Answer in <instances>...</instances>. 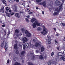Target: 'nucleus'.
I'll return each mask as SVG.
<instances>
[{
	"instance_id": "obj_20",
	"label": "nucleus",
	"mask_w": 65,
	"mask_h": 65,
	"mask_svg": "<svg viewBox=\"0 0 65 65\" xmlns=\"http://www.w3.org/2000/svg\"><path fill=\"white\" fill-rule=\"evenodd\" d=\"M14 65H21V63L18 62H15V63L14 64Z\"/></svg>"
},
{
	"instance_id": "obj_64",
	"label": "nucleus",
	"mask_w": 65,
	"mask_h": 65,
	"mask_svg": "<svg viewBox=\"0 0 65 65\" xmlns=\"http://www.w3.org/2000/svg\"><path fill=\"white\" fill-rule=\"evenodd\" d=\"M22 63H24V61L23 60H22Z\"/></svg>"
},
{
	"instance_id": "obj_56",
	"label": "nucleus",
	"mask_w": 65,
	"mask_h": 65,
	"mask_svg": "<svg viewBox=\"0 0 65 65\" xmlns=\"http://www.w3.org/2000/svg\"><path fill=\"white\" fill-rule=\"evenodd\" d=\"M19 46H20L21 47L22 46V45H21V44L20 43L19 44Z\"/></svg>"
},
{
	"instance_id": "obj_10",
	"label": "nucleus",
	"mask_w": 65,
	"mask_h": 65,
	"mask_svg": "<svg viewBox=\"0 0 65 65\" xmlns=\"http://www.w3.org/2000/svg\"><path fill=\"white\" fill-rule=\"evenodd\" d=\"M36 20V19L35 18H32L30 20V22L32 23H34L35 21Z\"/></svg>"
},
{
	"instance_id": "obj_28",
	"label": "nucleus",
	"mask_w": 65,
	"mask_h": 65,
	"mask_svg": "<svg viewBox=\"0 0 65 65\" xmlns=\"http://www.w3.org/2000/svg\"><path fill=\"white\" fill-rule=\"evenodd\" d=\"M59 58L58 56H57L56 57V58H55V60L56 61H57L59 60Z\"/></svg>"
},
{
	"instance_id": "obj_38",
	"label": "nucleus",
	"mask_w": 65,
	"mask_h": 65,
	"mask_svg": "<svg viewBox=\"0 0 65 65\" xmlns=\"http://www.w3.org/2000/svg\"><path fill=\"white\" fill-rule=\"evenodd\" d=\"M54 55V52H52V53L51 54V56L52 57H53V56Z\"/></svg>"
},
{
	"instance_id": "obj_48",
	"label": "nucleus",
	"mask_w": 65,
	"mask_h": 65,
	"mask_svg": "<svg viewBox=\"0 0 65 65\" xmlns=\"http://www.w3.org/2000/svg\"><path fill=\"white\" fill-rule=\"evenodd\" d=\"M29 14H32V12L31 11L30 12L28 13Z\"/></svg>"
},
{
	"instance_id": "obj_19",
	"label": "nucleus",
	"mask_w": 65,
	"mask_h": 65,
	"mask_svg": "<svg viewBox=\"0 0 65 65\" xmlns=\"http://www.w3.org/2000/svg\"><path fill=\"white\" fill-rule=\"evenodd\" d=\"M1 2H2L4 4H6L7 3L6 2L5 0H1Z\"/></svg>"
},
{
	"instance_id": "obj_21",
	"label": "nucleus",
	"mask_w": 65,
	"mask_h": 65,
	"mask_svg": "<svg viewBox=\"0 0 65 65\" xmlns=\"http://www.w3.org/2000/svg\"><path fill=\"white\" fill-rule=\"evenodd\" d=\"M58 14V12H55L53 13V15L54 16L57 15Z\"/></svg>"
},
{
	"instance_id": "obj_47",
	"label": "nucleus",
	"mask_w": 65,
	"mask_h": 65,
	"mask_svg": "<svg viewBox=\"0 0 65 65\" xmlns=\"http://www.w3.org/2000/svg\"><path fill=\"white\" fill-rule=\"evenodd\" d=\"M14 12H18V10H17V9H15V10H14Z\"/></svg>"
},
{
	"instance_id": "obj_12",
	"label": "nucleus",
	"mask_w": 65,
	"mask_h": 65,
	"mask_svg": "<svg viewBox=\"0 0 65 65\" xmlns=\"http://www.w3.org/2000/svg\"><path fill=\"white\" fill-rule=\"evenodd\" d=\"M14 49H15L16 50H17L18 49V45H17V44H15L14 45Z\"/></svg>"
},
{
	"instance_id": "obj_53",
	"label": "nucleus",
	"mask_w": 65,
	"mask_h": 65,
	"mask_svg": "<svg viewBox=\"0 0 65 65\" xmlns=\"http://www.w3.org/2000/svg\"><path fill=\"white\" fill-rule=\"evenodd\" d=\"M25 3H22V5L24 6V7H25Z\"/></svg>"
},
{
	"instance_id": "obj_34",
	"label": "nucleus",
	"mask_w": 65,
	"mask_h": 65,
	"mask_svg": "<svg viewBox=\"0 0 65 65\" xmlns=\"http://www.w3.org/2000/svg\"><path fill=\"white\" fill-rule=\"evenodd\" d=\"M21 30L22 32H25V29L23 28H22L21 29Z\"/></svg>"
},
{
	"instance_id": "obj_24",
	"label": "nucleus",
	"mask_w": 65,
	"mask_h": 65,
	"mask_svg": "<svg viewBox=\"0 0 65 65\" xmlns=\"http://www.w3.org/2000/svg\"><path fill=\"white\" fill-rule=\"evenodd\" d=\"M15 32L16 34H18L19 33V30H18L17 29L15 31Z\"/></svg>"
},
{
	"instance_id": "obj_15",
	"label": "nucleus",
	"mask_w": 65,
	"mask_h": 65,
	"mask_svg": "<svg viewBox=\"0 0 65 65\" xmlns=\"http://www.w3.org/2000/svg\"><path fill=\"white\" fill-rule=\"evenodd\" d=\"M5 43V41H3V43H1V46L2 48H3V46L4 45V43Z\"/></svg>"
},
{
	"instance_id": "obj_39",
	"label": "nucleus",
	"mask_w": 65,
	"mask_h": 65,
	"mask_svg": "<svg viewBox=\"0 0 65 65\" xmlns=\"http://www.w3.org/2000/svg\"><path fill=\"white\" fill-rule=\"evenodd\" d=\"M10 14L8 13H7L6 15H7V17H10Z\"/></svg>"
},
{
	"instance_id": "obj_27",
	"label": "nucleus",
	"mask_w": 65,
	"mask_h": 65,
	"mask_svg": "<svg viewBox=\"0 0 65 65\" xmlns=\"http://www.w3.org/2000/svg\"><path fill=\"white\" fill-rule=\"evenodd\" d=\"M28 65H34L31 62H28Z\"/></svg>"
},
{
	"instance_id": "obj_46",
	"label": "nucleus",
	"mask_w": 65,
	"mask_h": 65,
	"mask_svg": "<svg viewBox=\"0 0 65 65\" xmlns=\"http://www.w3.org/2000/svg\"><path fill=\"white\" fill-rule=\"evenodd\" d=\"M26 11H27L28 12H29L30 10H29V9H27Z\"/></svg>"
},
{
	"instance_id": "obj_55",
	"label": "nucleus",
	"mask_w": 65,
	"mask_h": 65,
	"mask_svg": "<svg viewBox=\"0 0 65 65\" xmlns=\"http://www.w3.org/2000/svg\"><path fill=\"white\" fill-rule=\"evenodd\" d=\"M5 26V25H2V26L3 27H4Z\"/></svg>"
},
{
	"instance_id": "obj_31",
	"label": "nucleus",
	"mask_w": 65,
	"mask_h": 65,
	"mask_svg": "<svg viewBox=\"0 0 65 65\" xmlns=\"http://www.w3.org/2000/svg\"><path fill=\"white\" fill-rule=\"evenodd\" d=\"M47 63H48V64L49 65H51V61L49 60L48 61V62H47Z\"/></svg>"
},
{
	"instance_id": "obj_51",
	"label": "nucleus",
	"mask_w": 65,
	"mask_h": 65,
	"mask_svg": "<svg viewBox=\"0 0 65 65\" xmlns=\"http://www.w3.org/2000/svg\"><path fill=\"white\" fill-rule=\"evenodd\" d=\"M4 32H5V35H6V31L4 30Z\"/></svg>"
},
{
	"instance_id": "obj_7",
	"label": "nucleus",
	"mask_w": 65,
	"mask_h": 65,
	"mask_svg": "<svg viewBox=\"0 0 65 65\" xmlns=\"http://www.w3.org/2000/svg\"><path fill=\"white\" fill-rule=\"evenodd\" d=\"M55 4L57 5L58 6L60 4V1L58 0H56L55 1Z\"/></svg>"
},
{
	"instance_id": "obj_22",
	"label": "nucleus",
	"mask_w": 65,
	"mask_h": 65,
	"mask_svg": "<svg viewBox=\"0 0 65 65\" xmlns=\"http://www.w3.org/2000/svg\"><path fill=\"white\" fill-rule=\"evenodd\" d=\"M44 50V48L42 46L41 47V52H43Z\"/></svg>"
},
{
	"instance_id": "obj_5",
	"label": "nucleus",
	"mask_w": 65,
	"mask_h": 65,
	"mask_svg": "<svg viewBox=\"0 0 65 65\" xmlns=\"http://www.w3.org/2000/svg\"><path fill=\"white\" fill-rule=\"evenodd\" d=\"M57 55H58V56H62V57L64 56V55H63V54L62 53V52H60L58 53L57 54Z\"/></svg>"
},
{
	"instance_id": "obj_36",
	"label": "nucleus",
	"mask_w": 65,
	"mask_h": 65,
	"mask_svg": "<svg viewBox=\"0 0 65 65\" xmlns=\"http://www.w3.org/2000/svg\"><path fill=\"white\" fill-rule=\"evenodd\" d=\"M19 52L18 51V50H17L16 51V54H17V55H18V54H19Z\"/></svg>"
},
{
	"instance_id": "obj_32",
	"label": "nucleus",
	"mask_w": 65,
	"mask_h": 65,
	"mask_svg": "<svg viewBox=\"0 0 65 65\" xmlns=\"http://www.w3.org/2000/svg\"><path fill=\"white\" fill-rule=\"evenodd\" d=\"M42 1V0H36V2L39 3L40 2Z\"/></svg>"
},
{
	"instance_id": "obj_63",
	"label": "nucleus",
	"mask_w": 65,
	"mask_h": 65,
	"mask_svg": "<svg viewBox=\"0 0 65 65\" xmlns=\"http://www.w3.org/2000/svg\"><path fill=\"white\" fill-rule=\"evenodd\" d=\"M63 40H65V37H64V39H63Z\"/></svg>"
},
{
	"instance_id": "obj_14",
	"label": "nucleus",
	"mask_w": 65,
	"mask_h": 65,
	"mask_svg": "<svg viewBox=\"0 0 65 65\" xmlns=\"http://www.w3.org/2000/svg\"><path fill=\"white\" fill-rule=\"evenodd\" d=\"M42 5H43V6L44 7H46V3H45V2L44 1L42 3Z\"/></svg>"
},
{
	"instance_id": "obj_45",
	"label": "nucleus",
	"mask_w": 65,
	"mask_h": 65,
	"mask_svg": "<svg viewBox=\"0 0 65 65\" xmlns=\"http://www.w3.org/2000/svg\"><path fill=\"white\" fill-rule=\"evenodd\" d=\"M30 17V16L29 15H28L26 16V17L27 18H29Z\"/></svg>"
},
{
	"instance_id": "obj_25",
	"label": "nucleus",
	"mask_w": 65,
	"mask_h": 65,
	"mask_svg": "<svg viewBox=\"0 0 65 65\" xmlns=\"http://www.w3.org/2000/svg\"><path fill=\"white\" fill-rule=\"evenodd\" d=\"M61 25L63 26V27H65V23H61Z\"/></svg>"
},
{
	"instance_id": "obj_1",
	"label": "nucleus",
	"mask_w": 65,
	"mask_h": 65,
	"mask_svg": "<svg viewBox=\"0 0 65 65\" xmlns=\"http://www.w3.org/2000/svg\"><path fill=\"white\" fill-rule=\"evenodd\" d=\"M43 31H42L41 33L43 35H45L47 34V30L46 28H45V26H43Z\"/></svg>"
},
{
	"instance_id": "obj_30",
	"label": "nucleus",
	"mask_w": 65,
	"mask_h": 65,
	"mask_svg": "<svg viewBox=\"0 0 65 65\" xmlns=\"http://www.w3.org/2000/svg\"><path fill=\"white\" fill-rule=\"evenodd\" d=\"M62 4H61V5H60V6H59V9H61L62 8Z\"/></svg>"
},
{
	"instance_id": "obj_4",
	"label": "nucleus",
	"mask_w": 65,
	"mask_h": 65,
	"mask_svg": "<svg viewBox=\"0 0 65 65\" xmlns=\"http://www.w3.org/2000/svg\"><path fill=\"white\" fill-rule=\"evenodd\" d=\"M8 47V45L7 44V43H6L5 44V46L4 47V48H5L6 51H7V48Z\"/></svg>"
},
{
	"instance_id": "obj_23",
	"label": "nucleus",
	"mask_w": 65,
	"mask_h": 65,
	"mask_svg": "<svg viewBox=\"0 0 65 65\" xmlns=\"http://www.w3.org/2000/svg\"><path fill=\"white\" fill-rule=\"evenodd\" d=\"M36 24H32V26L33 27V28H35V27H36Z\"/></svg>"
},
{
	"instance_id": "obj_11",
	"label": "nucleus",
	"mask_w": 65,
	"mask_h": 65,
	"mask_svg": "<svg viewBox=\"0 0 65 65\" xmlns=\"http://www.w3.org/2000/svg\"><path fill=\"white\" fill-rule=\"evenodd\" d=\"M25 51H22L21 53V56H24L25 55Z\"/></svg>"
},
{
	"instance_id": "obj_8",
	"label": "nucleus",
	"mask_w": 65,
	"mask_h": 65,
	"mask_svg": "<svg viewBox=\"0 0 65 65\" xmlns=\"http://www.w3.org/2000/svg\"><path fill=\"white\" fill-rule=\"evenodd\" d=\"M48 42L49 43V44H51V38L50 37H49L48 38Z\"/></svg>"
},
{
	"instance_id": "obj_16",
	"label": "nucleus",
	"mask_w": 65,
	"mask_h": 65,
	"mask_svg": "<svg viewBox=\"0 0 65 65\" xmlns=\"http://www.w3.org/2000/svg\"><path fill=\"white\" fill-rule=\"evenodd\" d=\"M40 45V44L38 43L37 42L35 44V46L36 47H38V46H39Z\"/></svg>"
},
{
	"instance_id": "obj_54",
	"label": "nucleus",
	"mask_w": 65,
	"mask_h": 65,
	"mask_svg": "<svg viewBox=\"0 0 65 65\" xmlns=\"http://www.w3.org/2000/svg\"><path fill=\"white\" fill-rule=\"evenodd\" d=\"M8 12H9L10 13L11 12V10H8Z\"/></svg>"
},
{
	"instance_id": "obj_62",
	"label": "nucleus",
	"mask_w": 65,
	"mask_h": 65,
	"mask_svg": "<svg viewBox=\"0 0 65 65\" xmlns=\"http://www.w3.org/2000/svg\"><path fill=\"white\" fill-rule=\"evenodd\" d=\"M36 9H37V10H38V7H36Z\"/></svg>"
},
{
	"instance_id": "obj_9",
	"label": "nucleus",
	"mask_w": 65,
	"mask_h": 65,
	"mask_svg": "<svg viewBox=\"0 0 65 65\" xmlns=\"http://www.w3.org/2000/svg\"><path fill=\"white\" fill-rule=\"evenodd\" d=\"M4 8L3 6L2 7H1V10L0 11L1 12L4 13Z\"/></svg>"
},
{
	"instance_id": "obj_13",
	"label": "nucleus",
	"mask_w": 65,
	"mask_h": 65,
	"mask_svg": "<svg viewBox=\"0 0 65 65\" xmlns=\"http://www.w3.org/2000/svg\"><path fill=\"white\" fill-rule=\"evenodd\" d=\"M24 46H26V47H29V43H26L25 44V45Z\"/></svg>"
},
{
	"instance_id": "obj_33",
	"label": "nucleus",
	"mask_w": 65,
	"mask_h": 65,
	"mask_svg": "<svg viewBox=\"0 0 65 65\" xmlns=\"http://www.w3.org/2000/svg\"><path fill=\"white\" fill-rule=\"evenodd\" d=\"M52 64H55V65H56L57 64V62L55 61H53L52 62Z\"/></svg>"
},
{
	"instance_id": "obj_52",
	"label": "nucleus",
	"mask_w": 65,
	"mask_h": 65,
	"mask_svg": "<svg viewBox=\"0 0 65 65\" xmlns=\"http://www.w3.org/2000/svg\"><path fill=\"white\" fill-rule=\"evenodd\" d=\"M42 5V3H40L38 4V5Z\"/></svg>"
},
{
	"instance_id": "obj_41",
	"label": "nucleus",
	"mask_w": 65,
	"mask_h": 65,
	"mask_svg": "<svg viewBox=\"0 0 65 65\" xmlns=\"http://www.w3.org/2000/svg\"><path fill=\"white\" fill-rule=\"evenodd\" d=\"M62 54H63V55H65V50H64L63 53H62Z\"/></svg>"
},
{
	"instance_id": "obj_61",
	"label": "nucleus",
	"mask_w": 65,
	"mask_h": 65,
	"mask_svg": "<svg viewBox=\"0 0 65 65\" xmlns=\"http://www.w3.org/2000/svg\"><path fill=\"white\" fill-rule=\"evenodd\" d=\"M44 11H42V14H44Z\"/></svg>"
},
{
	"instance_id": "obj_57",
	"label": "nucleus",
	"mask_w": 65,
	"mask_h": 65,
	"mask_svg": "<svg viewBox=\"0 0 65 65\" xmlns=\"http://www.w3.org/2000/svg\"><path fill=\"white\" fill-rule=\"evenodd\" d=\"M10 34V32L9 31H8V35H9Z\"/></svg>"
},
{
	"instance_id": "obj_50",
	"label": "nucleus",
	"mask_w": 65,
	"mask_h": 65,
	"mask_svg": "<svg viewBox=\"0 0 65 65\" xmlns=\"http://www.w3.org/2000/svg\"><path fill=\"white\" fill-rule=\"evenodd\" d=\"M57 49L58 50H59V47H57Z\"/></svg>"
},
{
	"instance_id": "obj_44",
	"label": "nucleus",
	"mask_w": 65,
	"mask_h": 65,
	"mask_svg": "<svg viewBox=\"0 0 65 65\" xmlns=\"http://www.w3.org/2000/svg\"><path fill=\"white\" fill-rule=\"evenodd\" d=\"M63 61H65V56H63Z\"/></svg>"
},
{
	"instance_id": "obj_2",
	"label": "nucleus",
	"mask_w": 65,
	"mask_h": 65,
	"mask_svg": "<svg viewBox=\"0 0 65 65\" xmlns=\"http://www.w3.org/2000/svg\"><path fill=\"white\" fill-rule=\"evenodd\" d=\"M25 34H26L27 36L28 37H30L31 34L30 33H29V31L27 30H25Z\"/></svg>"
},
{
	"instance_id": "obj_42",
	"label": "nucleus",
	"mask_w": 65,
	"mask_h": 65,
	"mask_svg": "<svg viewBox=\"0 0 65 65\" xmlns=\"http://www.w3.org/2000/svg\"><path fill=\"white\" fill-rule=\"evenodd\" d=\"M9 59H8V60H7V63L8 64L9 63Z\"/></svg>"
},
{
	"instance_id": "obj_26",
	"label": "nucleus",
	"mask_w": 65,
	"mask_h": 65,
	"mask_svg": "<svg viewBox=\"0 0 65 65\" xmlns=\"http://www.w3.org/2000/svg\"><path fill=\"white\" fill-rule=\"evenodd\" d=\"M37 29H38V31H40L42 30V28H41L38 27L37 28Z\"/></svg>"
},
{
	"instance_id": "obj_29",
	"label": "nucleus",
	"mask_w": 65,
	"mask_h": 65,
	"mask_svg": "<svg viewBox=\"0 0 65 65\" xmlns=\"http://www.w3.org/2000/svg\"><path fill=\"white\" fill-rule=\"evenodd\" d=\"M55 10L57 12H59L60 11V9H58V8H57L55 9Z\"/></svg>"
},
{
	"instance_id": "obj_6",
	"label": "nucleus",
	"mask_w": 65,
	"mask_h": 65,
	"mask_svg": "<svg viewBox=\"0 0 65 65\" xmlns=\"http://www.w3.org/2000/svg\"><path fill=\"white\" fill-rule=\"evenodd\" d=\"M23 43H25V42H27L28 41V39L27 38L25 37L23 39Z\"/></svg>"
},
{
	"instance_id": "obj_59",
	"label": "nucleus",
	"mask_w": 65,
	"mask_h": 65,
	"mask_svg": "<svg viewBox=\"0 0 65 65\" xmlns=\"http://www.w3.org/2000/svg\"><path fill=\"white\" fill-rule=\"evenodd\" d=\"M16 2H19V0H16Z\"/></svg>"
},
{
	"instance_id": "obj_40",
	"label": "nucleus",
	"mask_w": 65,
	"mask_h": 65,
	"mask_svg": "<svg viewBox=\"0 0 65 65\" xmlns=\"http://www.w3.org/2000/svg\"><path fill=\"white\" fill-rule=\"evenodd\" d=\"M26 48H28V47H26L25 46H24L23 47V49H24V50H25Z\"/></svg>"
},
{
	"instance_id": "obj_60",
	"label": "nucleus",
	"mask_w": 65,
	"mask_h": 65,
	"mask_svg": "<svg viewBox=\"0 0 65 65\" xmlns=\"http://www.w3.org/2000/svg\"><path fill=\"white\" fill-rule=\"evenodd\" d=\"M54 42L55 43H57V41L56 40H55L54 41Z\"/></svg>"
},
{
	"instance_id": "obj_3",
	"label": "nucleus",
	"mask_w": 65,
	"mask_h": 65,
	"mask_svg": "<svg viewBox=\"0 0 65 65\" xmlns=\"http://www.w3.org/2000/svg\"><path fill=\"white\" fill-rule=\"evenodd\" d=\"M33 24H35L37 26H40V23H38V22L37 21H35L34 23Z\"/></svg>"
},
{
	"instance_id": "obj_18",
	"label": "nucleus",
	"mask_w": 65,
	"mask_h": 65,
	"mask_svg": "<svg viewBox=\"0 0 65 65\" xmlns=\"http://www.w3.org/2000/svg\"><path fill=\"white\" fill-rule=\"evenodd\" d=\"M40 59L42 60L43 59V57L42 55H40L39 57Z\"/></svg>"
},
{
	"instance_id": "obj_49",
	"label": "nucleus",
	"mask_w": 65,
	"mask_h": 65,
	"mask_svg": "<svg viewBox=\"0 0 65 65\" xmlns=\"http://www.w3.org/2000/svg\"><path fill=\"white\" fill-rule=\"evenodd\" d=\"M35 58V56H34L32 58V60H34V59Z\"/></svg>"
},
{
	"instance_id": "obj_37",
	"label": "nucleus",
	"mask_w": 65,
	"mask_h": 65,
	"mask_svg": "<svg viewBox=\"0 0 65 65\" xmlns=\"http://www.w3.org/2000/svg\"><path fill=\"white\" fill-rule=\"evenodd\" d=\"M9 9L8 7H7L6 8V10L7 11H8Z\"/></svg>"
},
{
	"instance_id": "obj_17",
	"label": "nucleus",
	"mask_w": 65,
	"mask_h": 65,
	"mask_svg": "<svg viewBox=\"0 0 65 65\" xmlns=\"http://www.w3.org/2000/svg\"><path fill=\"white\" fill-rule=\"evenodd\" d=\"M15 16L17 17V18H19L20 17V15L18 13H16V14L15 15Z\"/></svg>"
},
{
	"instance_id": "obj_58",
	"label": "nucleus",
	"mask_w": 65,
	"mask_h": 65,
	"mask_svg": "<svg viewBox=\"0 0 65 65\" xmlns=\"http://www.w3.org/2000/svg\"><path fill=\"white\" fill-rule=\"evenodd\" d=\"M53 29H54V31H56V28H53Z\"/></svg>"
},
{
	"instance_id": "obj_43",
	"label": "nucleus",
	"mask_w": 65,
	"mask_h": 65,
	"mask_svg": "<svg viewBox=\"0 0 65 65\" xmlns=\"http://www.w3.org/2000/svg\"><path fill=\"white\" fill-rule=\"evenodd\" d=\"M63 59V56H62V57H61V58H60V60L61 61Z\"/></svg>"
},
{
	"instance_id": "obj_35",
	"label": "nucleus",
	"mask_w": 65,
	"mask_h": 65,
	"mask_svg": "<svg viewBox=\"0 0 65 65\" xmlns=\"http://www.w3.org/2000/svg\"><path fill=\"white\" fill-rule=\"evenodd\" d=\"M25 21H26V22H29V21L27 18L25 19Z\"/></svg>"
}]
</instances>
